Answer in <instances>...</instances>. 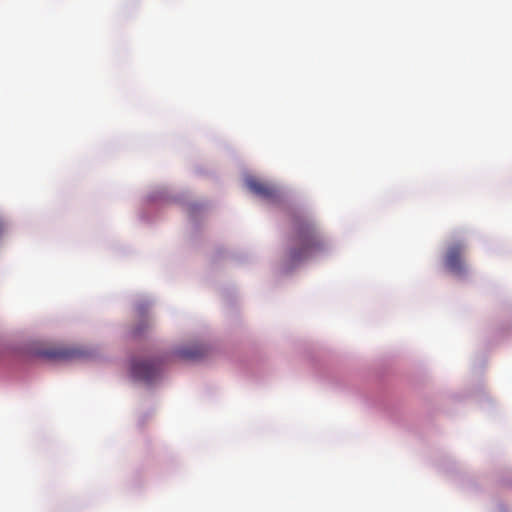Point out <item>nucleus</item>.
Instances as JSON below:
<instances>
[{
  "label": "nucleus",
  "mask_w": 512,
  "mask_h": 512,
  "mask_svg": "<svg viewBox=\"0 0 512 512\" xmlns=\"http://www.w3.org/2000/svg\"><path fill=\"white\" fill-rule=\"evenodd\" d=\"M5 222L0 218V236L3 234V232L5 231Z\"/></svg>",
  "instance_id": "obj_7"
},
{
  "label": "nucleus",
  "mask_w": 512,
  "mask_h": 512,
  "mask_svg": "<svg viewBox=\"0 0 512 512\" xmlns=\"http://www.w3.org/2000/svg\"><path fill=\"white\" fill-rule=\"evenodd\" d=\"M464 253L465 246L460 242L454 243L447 248L444 264L456 276H464L467 273V266L463 258Z\"/></svg>",
  "instance_id": "obj_3"
},
{
  "label": "nucleus",
  "mask_w": 512,
  "mask_h": 512,
  "mask_svg": "<svg viewBox=\"0 0 512 512\" xmlns=\"http://www.w3.org/2000/svg\"><path fill=\"white\" fill-rule=\"evenodd\" d=\"M246 185L250 191L264 199L272 200L277 196V189L273 185L256 178H248Z\"/></svg>",
  "instance_id": "obj_4"
},
{
  "label": "nucleus",
  "mask_w": 512,
  "mask_h": 512,
  "mask_svg": "<svg viewBox=\"0 0 512 512\" xmlns=\"http://www.w3.org/2000/svg\"><path fill=\"white\" fill-rule=\"evenodd\" d=\"M207 352L204 345L195 344L189 347H184L178 351L181 358L187 360H198L201 359Z\"/></svg>",
  "instance_id": "obj_5"
},
{
  "label": "nucleus",
  "mask_w": 512,
  "mask_h": 512,
  "mask_svg": "<svg viewBox=\"0 0 512 512\" xmlns=\"http://www.w3.org/2000/svg\"><path fill=\"white\" fill-rule=\"evenodd\" d=\"M294 235L288 249L291 264L307 260L325 250L327 243L315 224L306 216H296L293 220Z\"/></svg>",
  "instance_id": "obj_1"
},
{
  "label": "nucleus",
  "mask_w": 512,
  "mask_h": 512,
  "mask_svg": "<svg viewBox=\"0 0 512 512\" xmlns=\"http://www.w3.org/2000/svg\"><path fill=\"white\" fill-rule=\"evenodd\" d=\"M161 372L159 360H133L131 364V375L134 379L146 384L154 382Z\"/></svg>",
  "instance_id": "obj_2"
},
{
  "label": "nucleus",
  "mask_w": 512,
  "mask_h": 512,
  "mask_svg": "<svg viewBox=\"0 0 512 512\" xmlns=\"http://www.w3.org/2000/svg\"><path fill=\"white\" fill-rule=\"evenodd\" d=\"M47 355L54 359L70 360L83 356V352L78 349L59 348L47 352Z\"/></svg>",
  "instance_id": "obj_6"
}]
</instances>
